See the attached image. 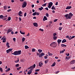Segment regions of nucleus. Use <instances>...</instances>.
Instances as JSON below:
<instances>
[{
	"label": "nucleus",
	"instance_id": "1",
	"mask_svg": "<svg viewBox=\"0 0 75 75\" xmlns=\"http://www.w3.org/2000/svg\"><path fill=\"white\" fill-rule=\"evenodd\" d=\"M21 51L18 50L14 52L13 53H11V54L14 55H19L21 54Z\"/></svg>",
	"mask_w": 75,
	"mask_h": 75
},
{
	"label": "nucleus",
	"instance_id": "2",
	"mask_svg": "<svg viewBox=\"0 0 75 75\" xmlns=\"http://www.w3.org/2000/svg\"><path fill=\"white\" fill-rule=\"evenodd\" d=\"M27 2L25 1L23 3V5L22 6V8H24V7H25L27 6Z\"/></svg>",
	"mask_w": 75,
	"mask_h": 75
},
{
	"label": "nucleus",
	"instance_id": "3",
	"mask_svg": "<svg viewBox=\"0 0 75 75\" xmlns=\"http://www.w3.org/2000/svg\"><path fill=\"white\" fill-rule=\"evenodd\" d=\"M53 4V3L52 2H50L48 4V7L49 8H51V7L52 6Z\"/></svg>",
	"mask_w": 75,
	"mask_h": 75
},
{
	"label": "nucleus",
	"instance_id": "4",
	"mask_svg": "<svg viewBox=\"0 0 75 75\" xmlns=\"http://www.w3.org/2000/svg\"><path fill=\"white\" fill-rule=\"evenodd\" d=\"M57 43L55 42H53L50 44L51 46H54V47H55L57 46Z\"/></svg>",
	"mask_w": 75,
	"mask_h": 75
},
{
	"label": "nucleus",
	"instance_id": "5",
	"mask_svg": "<svg viewBox=\"0 0 75 75\" xmlns=\"http://www.w3.org/2000/svg\"><path fill=\"white\" fill-rule=\"evenodd\" d=\"M1 40H3V42H6V39L5 37H3L1 39Z\"/></svg>",
	"mask_w": 75,
	"mask_h": 75
},
{
	"label": "nucleus",
	"instance_id": "6",
	"mask_svg": "<svg viewBox=\"0 0 75 75\" xmlns=\"http://www.w3.org/2000/svg\"><path fill=\"white\" fill-rule=\"evenodd\" d=\"M30 67L31 69L30 70H32V69H33L35 68V64H34L33 66H30Z\"/></svg>",
	"mask_w": 75,
	"mask_h": 75
},
{
	"label": "nucleus",
	"instance_id": "7",
	"mask_svg": "<svg viewBox=\"0 0 75 75\" xmlns=\"http://www.w3.org/2000/svg\"><path fill=\"white\" fill-rule=\"evenodd\" d=\"M69 19H71V17L72 16H73V14H72V13H69Z\"/></svg>",
	"mask_w": 75,
	"mask_h": 75
},
{
	"label": "nucleus",
	"instance_id": "8",
	"mask_svg": "<svg viewBox=\"0 0 75 75\" xmlns=\"http://www.w3.org/2000/svg\"><path fill=\"white\" fill-rule=\"evenodd\" d=\"M64 17H66V18L67 20L69 19V14H66L64 16Z\"/></svg>",
	"mask_w": 75,
	"mask_h": 75
},
{
	"label": "nucleus",
	"instance_id": "9",
	"mask_svg": "<svg viewBox=\"0 0 75 75\" xmlns=\"http://www.w3.org/2000/svg\"><path fill=\"white\" fill-rule=\"evenodd\" d=\"M45 55V54H44V53L43 52H42L41 54L39 55V57H40V58H42V56L44 55Z\"/></svg>",
	"mask_w": 75,
	"mask_h": 75
},
{
	"label": "nucleus",
	"instance_id": "10",
	"mask_svg": "<svg viewBox=\"0 0 75 75\" xmlns=\"http://www.w3.org/2000/svg\"><path fill=\"white\" fill-rule=\"evenodd\" d=\"M5 17H7V16H4L3 15L0 16V18L1 19H3V18H5Z\"/></svg>",
	"mask_w": 75,
	"mask_h": 75
},
{
	"label": "nucleus",
	"instance_id": "11",
	"mask_svg": "<svg viewBox=\"0 0 75 75\" xmlns=\"http://www.w3.org/2000/svg\"><path fill=\"white\" fill-rule=\"evenodd\" d=\"M43 20L44 21H45V20H47V17H46V16H44V18L43 19Z\"/></svg>",
	"mask_w": 75,
	"mask_h": 75
},
{
	"label": "nucleus",
	"instance_id": "12",
	"mask_svg": "<svg viewBox=\"0 0 75 75\" xmlns=\"http://www.w3.org/2000/svg\"><path fill=\"white\" fill-rule=\"evenodd\" d=\"M75 62V60H73L70 62V64H74Z\"/></svg>",
	"mask_w": 75,
	"mask_h": 75
},
{
	"label": "nucleus",
	"instance_id": "13",
	"mask_svg": "<svg viewBox=\"0 0 75 75\" xmlns=\"http://www.w3.org/2000/svg\"><path fill=\"white\" fill-rule=\"evenodd\" d=\"M6 45L7 46V48H10V46L9 45L10 44L9 43H8V42H6Z\"/></svg>",
	"mask_w": 75,
	"mask_h": 75
},
{
	"label": "nucleus",
	"instance_id": "14",
	"mask_svg": "<svg viewBox=\"0 0 75 75\" xmlns=\"http://www.w3.org/2000/svg\"><path fill=\"white\" fill-rule=\"evenodd\" d=\"M32 72V70H30L29 71H28V75H30V74Z\"/></svg>",
	"mask_w": 75,
	"mask_h": 75
},
{
	"label": "nucleus",
	"instance_id": "15",
	"mask_svg": "<svg viewBox=\"0 0 75 75\" xmlns=\"http://www.w3.org/2000/svg\"><path fill=\"white\" fill-rule=\"evenodd\" d=\"M61 41H62V40H59V39L57 40V42H58L59 45V44L61 43Z\"/></svg>",
	"mask_w": 75,
	"mask_h": 75
},
{
	"label": "nucleus",
	"instance_id": "16",
	"mask_svg": "<svg viewBox=\"0 0 75 75\" xmlns=\"http://www.w3.org/2000/svg\"><path fill=\"white\" fill-rule=\"evenodd\" d=\"M71 6H67L66 8V9L69 10V9H71Z\"/></svg>",
	"mask_w": 75,
	"mask_h": 75
},
{
	"label": "nucleus",
	"instance_id": "17",
	"mask_svg": "<svg viewBox=\"0 0 75 75\" xmlns=\"http://www.w3.org/2000/svg\"><path fill=\"white\" fill-rule=\"evenodd\" d=\"M47 54H48L49 56H52V55H53V54L50 53V52H48L47 53Z\"/></svg>",
	"mask_w": 75,
	"mask_h": 75
},
{
	"label": "nucleus",
	"instance_id": "18",
	"mask_svg": "<svg viewBox=\"0 0 75 75\" xmlns=\"http://www.w3.org/2000/svg\"><path fill=\"white\" fill-rule=\"evenodd\" d=\"M33 24L34 26H35V27H37V26H38L37 23H33Z\"/></svg>",
	"mask_w": 75,
	"mask_h": 75
},
{
	"label": "nucleus",
	"instance_id": "19",
	"mask_svg": "<svg viewBox=\"0 0 75 75\" xmlns=\"http://www.w3.org/2000/svg\"><path fill=\"white\" fill-rule=\"evenodd\" d=\"M11 31H12V30H11V29L8 30V31L7 32V34H8V33H11Z\"/></svg>",
	"mask_w": 75,
	"mask_h": 75
},
{
	"label": "nucleus",
	"instance_id": "20",
	"mask_svg": "<svg viewBox=\"0 0 75 75\" xmlns=\"http://www.w3.org/2000/svg\"><path fill=\"white\" fill-rule=\"evenodd\" d=\"M43 64L42 63L39 62V66L40 67H42V65Z\"/></svg>",
	"mask_w": 75,
	"mask_h": 75
},
{
	"label": "nucleus",
	"instance_id": "21",
	"mask_svg": "<svg viewBox=\"0 0 75 75\" xmlns=\"http://www.w3.org/2000/svg\"><path fill=\"white\" fill-rule=\"evenodd\" d=\"M51 8H52V10H56V8H55V7H54V6H52Z\"/></svg>",
	"mask_w": 75,
	"mask_h": 75
},
{
	"label": "nucleus",
	"instance_id": "22",
	"mask_svg": "<svg viewBox=\"0 0 75 75\" xmlns=\"http://www.w3.org/2000/svg\"><path fill=\"white\" fill-rule=\"evenodd\" d=\"M61 46L62 47H67V45H66L63 44H61Z\"/></svg>",
	"mask_w": 75,
	"mask_h": 75
},
{
	"label": "nucleus",
	"instance_id": "23",
	"mask_svg": "<svg viewBox=\"0 0 75 75\" xmlns=\"http://www.w3.org/2000/svg\"><path fill=\"white\" fill-rule=\"evenodd\" d=\"M67 42V40H66L65 39H64L62 41V43H64V42Z\"/></svg>",
	"mask_w": 75,
	"mask_h": 75
},
{
	"label": "nucleus",
	"instance_id": "24",
	"mask_svg": "<svg viewBox=\"0 0 75 75\" xmlns=\"http://www.w3.org/2000/svg\"><path fill=\"white\" fill-rule=\"evenodd\" d=\"M57 37L56 36H53V39L54 40H57Z\"/></svg>",
	"mask_w": 75,
	"mask_h": 75
},
{
	"label": "nucleus",
	"instance_id": "25",
	"mask_svg": "<svg viewBox=\"0 0 75 75\" xmlns=\"http://www.w3.org/2000/svg\"><path fill=\"white\" fill-rule=\"evenodd\" d=\"M38 51L39 52V53H41V52L42 51V50L41 49H39L38 50Z\"/></svg>",
	"mask_w": 75,
	"mask_h": 75
},
{
	"label": "nucleus",
	"instance_id": "26",
	"mask_svg": "<svg viewBox=\"0 0 75 75\" xmlns=\"http://www.w3.org/2000/svg\"><path fill=\"white\" fill-rule=\"evenodd\" d=\"M18 60L15 61V63H17V62H19V58H18Z\"/></svg>",
	"mask_w": 75,
	"mask_h": 75
},
{
	"label": "nucleus",
	"instance_id": "27",
	"mask_svg": "<svg viewBox=\"0 0 75 75\" xmlns=\"http://www.w3.org/2000/svg\"><path fill=\"white\" fill-rule=\"evenodd\" d=\"M43 8H43V7L42 6L41 8H39V10H40V11H41V10H42V9H43Z\"/></svg>",
	"mask_w": 75,
	"mask_h": 75
},
{
	"label": "nucleus",
	"instance_id": "28",
	"mask_svg": "<svg viewBox=\"0 0 75 75\" xmlns=\"http://www.w3.org/2000/svg\"><path fill=\"white\" fill-rule=\"evenodd\" d=\"M10 70V68H8V69H7L6 70V72H8Z\"/></svg>",
	"mask_w": 75,
	"mask_h": 75
},
{
	"label": "nucleus",
	"instance_id": "29",
	"mask_svg": "<svg viewBox=\"0 0 75 75\" xmlns=\"http://www.w3.org/2000/svg\"><path fill=\"white\" fill-rule=\"evenodd\" d=\"M25 49H27L28 48H29V47L27 45H25Z\"/></svg>",
	"mask_w": 75,
	"mask_h": 75
},
{
	"label": "nucleus",
	"instance_id": "30",
	"mask_svg": "<svg viewBox=\"0 0 75 75\" xmlns=\"http://www.w3.org/2000/svg\"><path fill=\"white\" fill-rule=\"evenodd\" d=\"M56 64L55 63V62H54L53 64H52V65L51 66L52 67H54L55 65V64Z\"/></svg>",
	"mask_w": 75,
	"mask_h": 75
},
{
	"label": "nucleus",
	"instance_id": "31",
	"mask_svg": "<svg viewBox=\"0 0 75 75\" xmlns=\"http://www.w3.org/2000/svg\"><path fill=\"white\" fill-rule=\"evenodd\" d=\"M20 33H21V34H23V35H24V34H25V33L24 32L23 33L21 32V31L20 30Z\"/></svg>",
	"mask_w": 75,
	"mask_h": 75
},
{
	"label": "nucleus",
	"instance_id": "32",
	"mask_svg": "<svg viewBox=\"0 0 75 75\" xmlns=\"http://www.w3.org/2000/svg\"><path fill=\"white\" fill-rule=\"evenodd\" d=\"M53 37L56 36V35H57V33H54L53 34Z\"/></svg>",
	"mask_w": 75,
	"mask_h": 75
},
{
	"label": "nucleus",
	"instance_id": "33",
	"mask_svg": "<svg viewBox=\"0 0 75 75\" xmlns=\"http://www.w3.org/2000/svg\"><path fill=\"white\" fill-rule=\"evenodd\" d=\"M32 52H35V49L34 48H33L32 49Z\"/></svg>",
	"mask_w": 75,
	"mask_h": 75
},
{
	"label": "nucleus",
	"instance_id": "34",
	"mask_svg": "<svg viewBox=\"0 0 75 75\" xmlns=\"http://www.w3.org/2000/svg\"><path fill=\"white\" fill-rule=\"evenodd\" d=\"M62 27H59V30H60V31H61L62 30Z\"/></svg>",
	"mask_w": 75,
	"mask_h": 75
},
{
	"label": "nucleus",
	"instance_id": "35",
	"mask_svg": "<svg viewBox=\"0 0 75 75\" xmlns=\"http://www.w3.org/2000/svg\"><path fill=\"white\" fill-rule=\"evenodd\" d=\"M25 38H23L22 39V41H25Z\"/></svg>",
	"mask_w": 75,
	"mask_h": 75
},
{
	"label": "nucleus",
	"instance_id": "36",
	"mask_svg": "<svg viewBox=\"0 0 75 75\" xmlns=\"http://www.w3.org/2000/svg\"><path fill=\"white\" fill-rule=\"evenodd\" d=\"M32 15L33 16H35V15H36V12H34L33 13Z\"/></svg>",
	"mask_w": 75,
	"mask_h": 75
},
{
	"label": "nucleus",
	"instance_id": "37",
	"mask_svg": "<svg viewBox=\"0 0 75 75\" xmlns=\"http://www.w3.org/2000/svg\"><path fill=\"white\" fill-rule=\"evenodd\" d=\"M20 66L19 65V64H17L16 65V67H18Z\"/></svg>",
	"mask_w": 75,
	"mask_h": 75
},
{
	"label": "nucleus",
	"instance_id": "38",
	"mask_svg": "<svg viewBox=\"0 0 75 75\" xmlns=\"http://www.w3.org/2000/svg\"><path fill=\"white\" fill-rule=\"evenodd\" d=\"M10 52V51L8 49V50H6V52L7 53H9Z\"/></svg>",
	"mask_w": 75,
	"mask_h": 75
},
{
	"label": "nucleus",
	"instance_id": "39",
	"mask_svg": "<svg viewBox=\"0 0 75 75\" xmlns=\"http://www.w3.org/2000/svg\"><path fill=\"white\" fill-rule=\"evenodd\" d=\"M64 50H63L62 51H60V54H62V53H64Z\"/></svg>",
	"mask_w": 75,
	"mask_h": 75
},
{
	"label": "nucleus",
	"instance_id": "40",
	"mask_svg": "<svg viewBox=\"0 0 75 75\" xmlns=\"http://www.w3.org/2000/svg\"><path fill=\"white\" fill-rule=\"evenodd\" d=\"M4 9L6 10L7 9V6H5L4 7Z\"/></svg>",
	"mask_w": 75,
	"mask_h": 75
},
{
	"label": "nucleus",
	"instance_id": "41",
	"mask_svg": "<svg viewBox=\"0 0 75 75\" xmlns=\"http://www.w3.org/2000/svg\"><path fill=\"white\" fill-rule=\"evenodd\" d=\"M11 20V17H9V18H8V21H10V20Z\"/></svg>",
	"mask_w": 75,
	"mask_h": 75
},
{
	"label": "nucleus",
	"instance_id": "42",
	"mask_svg": "<svg viewBox=\"0 0 75 75\" xmlns=\"http://www.w3.org/2000/svg\"><path fill=\"white\" fill-rule=\"evenodd\" d=\"M21 67H18V68H17V70H19V69H21Z\"/></svg>",
	"mask_w": 75,
	"mask_h": 75
},
{
	"label": "nucleus",
	"instance_id": "43",
	"mask_svg": "<svg viewBox=\"0 0 75 75\" xmlns=\"http://www.w3.org/2000/svg\"><path fill=\"white\" fill-rule=\"evenodd\" d=\"M18 15L20 17H22V16H23V15L21 14H18Z\"/></svg>",
	"mask_w": 75,
	"mask_h": 75
},
{
	"label": "nucleus",
	"instance_id": "44",
	"mask_svg": "<svg viewBox=\"0 0 75 75\" xmlns=\"http://www.w3.org/2000/svg\"><path fill=\"white\" fill-rule=\"evenodd\" d=\"M40 71V69H37L35 70V72H38V71Z\"/></svg>",
	"mask_w": 75,
	"mask_h": 75
},
{
	"label": "nucleus",
	"instance_id": "45",
	"mask_svg": "<svg viewBox=\"0 0 75 75\" xmlns=\"http://www.w3.org/2000/svg\"><path fill=\"white\" fill-rule=\"evenodd\" d=\"M39 30L40 31H44V30L42 29H40Z\"/></svg>",
	"mask_w": 75,
	"mask_h": 75
},
{
	"label": "nucleus",
	"instance_id": "46",
	"mask_svg": "<svg viewBox=\"0 0 75 75\" xmlns=\"http://www.w3.org/2000/svg\"><path fill=\"white\" fill-rule=\"evenodd\" d=\"M27 16V13H25L24 14V17H26V16Z\"/></svg>",
	"mask_w": 75,
	"mask_h": 75
},
{
	"label": "nucleus",
	"instance_id": "47",
	"mask_svg": "<svg viewBox=\"0 0 75 75\" xmlns=\"http://www.w3.org/2000/svg\"><path fill=\"white\" fill-rule=\"evenodd\" d=\"M0 71H2V72H3V69H2V68L0 67Z\"/></svg>",
	"mask_w": 75,
	"mask_h": 75
},
{
	"label": "nucleus",
	"instance_id": "48",
	"mask_svg": "<svg viewBox=\"0 0 75 75\" xmlns=\"http://www.w3.org/2000/svg\"><path fill=\"white\" fill-rule=\"evenodd\" d=\"M46 4H44L42 5V6H46Z\"/></svg>",
	"mask_w": 75,
	"mask_h": 75
},
{
	"label": "nucleus",
	"instance_id": "49",
	"mask_svg": "<svg viewBox=\"0 0 75 75\" xmlns=\"http://www.w3.org/2000/svg\"><path fill=\"white\" fill-rule=\"evenodd\" d=\"M46 16H47V17H48V16H49V14H48V13H47L46 15Z\"/></svg>",
	"mask_w": 75,
	"mask_h": 75
},
{
	"label": "nucleus",
	"instance_id": "50",
	"mask_svg": "<svg viewBox=\"0 0 75 75\" xmlns=\"http://www.w3.org/2000/svg\"><path fill=\"white\" fill-rule=\"evenodd\" d=\"M8 50H9V51L11 52V51L13 50V49H9Z\"/></svg>",
	"mask_w": 75,
	"mask_h": 75
},
{
	"label": "nucleus",
	"instance_id": "51",
	"mask_svg": "<svg viewBox=\"0 0 75 75\" xmlns=\"http://www.w3.org/2000/svg\"><path fill=\"white\" fill-rule=\"evenodd\" d=\"M66 55H67V56H69V53H67L66 54Z\"/></svg>",
	"mask_w": 75,
	"mask_h": 75
},
{
	"label": "nucleus",
	"instance_id": "52",
	"mask_svg": "<svg viewBox=\"0 0 75 75\" xmlns=\"http://www.w3.org/2000/svg\"><path fill=\"white\" fill-rule=\"evenodd\" d=\"M44 58L45 59H47L48 58V57L47 56H45Z\"/></svg>",
	"mask_w": 75,
	"mask_h": 75
},
{
	"label": "nucleus",
	"instance_id": "53",
	"mask_svg": "<svg viewBox=\"0 0 75 75\" xmlns=\"http://www.w3.org/2000/svg\"><path fill=\"white\" fill-rule=\"evenodd\" d=\"M19 14H23V13H22V12H21V11H20L19 12Z\"/></svg>",
	"mask_w": 75,
	"mask_h": 75
},
{
	"label": "nucleus",
	"instance_id": "54",
	"mask_svg": "<svg viewBox=\"0 0 75 75\" xmlns=\"http://www.w3.org/2000/svg\"><path fill=\"white\" fill-rule=\"evenodd\" d=\"M19 19L20 21H21V17H19Z\"/></svg>",
	"mask_w": 75,
	"mask_h": 75
},
{
	"label": "nucleus",
	"instance_id": "55",
	"mask_svg": "<svg viewBox=\"0 0 75 75\" xmlns=\"http://www.w3.org/2000/svg\"><path fill=\"white\" fill-rule=\"evenodd\" d=\"M75 36H72V37L71 38V39H73V38H75Z\"/></svg>",
	"mask_w": 75,
	"mask_h": 75
},
{
	"label": "nucleus",
	"instance_id": "56",
	"mask_svg": "<svg viewBox=\"0 0 75 75\" xmlns=\"http://www.w3.org/2000/svg\"><path fill=\"white\" fill-rule=\"evenodd\" d=\"M11 11V9H9L7 10L8 12H10Z\"/></svg>",
	"mask_w": 75,
	"mask_h": 75
},
{
	"label": "nucleus",
	"instance_id": "57",
	"mask_svg": "<svg viewBox=\"0 0 75 75\" xmlns=\"http://www.w3.org/2000/svg\"><path fill=\"white\" fill-rule=\"evenodd\" d=\"M58 20V19H55L54 20V22H56V21Z\"/></svg>",
	"mask_w": 75,
	"mask_h": 75
},
{
	"label": "nucleus",
	"instance_id": "58",
	"mask_svg": "<svg viewBox=\"0 0 75 75\" xmlns=\"http://www.w3.org/2000/svg\"><path fill=\"white\" fill-rule=\"evenodd\" d=\"M36 15H38H38H39V13H38V12H36Z\"/></svg>",
	"mask_w": 75,
	"mask_h": 75
},
{
	"label": "nucleus",
	"instance_id": "59",
	"mask_svg": "<svg viewBox=\"0 0 75 75\" xmlns=\"http://www.w3.org/2000/svg\"><path fill=\"white\" fill-rule=\"evenodd\" d=\"M45 10H48V7H46L45 8Z\"/></svg>",
	"mask_w": 75,
	"mask_h": 75
},
{
	"label": "nucleus",
	"instance_id": "60",
	"mask_svg": "<svg viewBox=\"0 0 75 75\" xmlns=\"http://www.w3.org/2000/svg\"><path fill=\"white\" fill-rule=\"evenodd\" d=\"M59 71H57L56 72H55L56 74H58V73H59Z\"/></svg>",
	"mask_w": 75,
	"mask_h": 75
},
{
	"label": "nucleus",
	"instance_id": "61",
	"mask_svg": "<svg viewBox=\"0 0 75 75\" xmlns=\"http://www.w3.org/2000/svg\"><path fill=\"white\" fill-rule=\"evenodd\" d=\"M45 64H47L48 62V61L46 60L45 61Z\"/></svg>",
	"mask_w": 75,
	"mask_h": 75
},
{
	"label": "nucleus",
	"instance_id": "62",
	"mask_svg": "<svg viewBox=\"0 0 75 75\" xmlns=\"http://www.w3.org/2000/svg\"><path fill=\"white\" fill-rule=\"evenodd\" d=\"M55 5L56 6H57V5H58V2H57L56 3V4H55Z\"/></svg>",
	"mask_w": 75,
	"mask_h": 75
},
{
	"label": "nucleus",
	"instance_id": "63",
	"mask_svg": "<svg viewBox=\"0 0 75 75\" xmlns=\"http://www.w3.org/2000/svg\"><path fill=\"white\" fill-rule=\"evenodd\" d=\"M66 37L67 38H69V36H68V35H67V36H66Z\"/></svg>",
	"mask_w": 75,
	"mask_h": 75
},
{
	"label": "nucleus",
	"instance_id": "64",
	"mask_svg": "<svg viewBox=\"0 0 75 75\" xmlns=\"http://www.w3.org/2000/svg\"><path fill=\"white\" fill-rule=\"evenodd\" d=\"M34 7V5H32V7L33 8V7Z\"/></svg>",
	"mask_w": 75,
	"mask_h": 75
}]
</instances>
